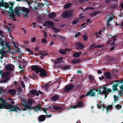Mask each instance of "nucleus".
I'll list each match as a JSON object with an SVG mask.
<instances>
[{
  "label": "nucleus",
  "mask_w": 123,
  "mask_h": 123,
  "mask_svg": "<svg viewBox=\"0 0 123 123\" xmlns=\"http://www.w3.org/2000/svg\"><path fill=\"white\" fill-rule=\"evenodd\" d=\"M88 78L91 81H93L94 79V77L92 75H89L88 76Z\"/></svg>",
  "instance_id": "nucleus-35"
},
{
  "label": "nucleus",
  "mask_w": 123,
  "mask_h": 123,
  "mask_svg": "<svg viewBox=\"0 0 123 123\" xmlns=\"http://www.w3.org/2000/svg\"><path fill=\"white\" fill-rule=\"evenodd\" d=\"M33 101L32 100H29L27 102V103H22V104L25 107V108H22V109L24 111H25L26 110V108L29 109H32L33 108V107H31V105L32 104Z\"/></svg>",
  "instance_id": "nucleus-4"
},
{
  "label": "nucleus",
  "mask_w": 123,
  "mask_h": 123,
  "mask_svg": "<svg viewBox=\"0 0 123 123\" xmlns=\"http://www.w3.org/2000/svg\"><path fill=\"white\" fill-rule=\"evenodd\" d=\"M53 108L54 109L57 110H60L62 109V107L56 105L53 106Z\"/></svg>",
  "instance_id": "nucleus-24"
},
{
  "label": "nucleus",
  "mask_w": 123,
  "mask_h": 123,
  "mask_svg": "<svg viewBox=\"0 0 123 123\" xmlns=\"http://www.w3.org/2000/svg\"><path fill=\"white\" fill-rule=\"evenodd\" d=\"M77 105L73 106L72 105L71 106L70 108L71 109H72L73 108L74 109H76V108H77Z\"/></svg>",
  "instance_id": "nucleus-46"
},
{
  "label": "nucleus",
  "mask_w": 123,
  "mask_h": 123,
  "mask_svg": "<svg viewBox=\"0 0 123 123\" xmlns=\"http://www.w3.org/2000/svg\"><path fill=\"white\" fill-rule=\"evenodd\" d=\"M116 36H114L113 38H112L113 39V42L115 41L116 40Z\"/></svg>",
  "instance_id": "nucleus-53"
},
{
  "label": "nucleus",
  "mask_w": 123,
  "mask_h": 123,
  "mask_svg": "<svg viewBox=\"0 0 123 123\" xmlns=\"http://www.w3.org/2000/svg\"><path fill=\"white\" fill-rule=\"evenodd\" d=\"M9 74L8 73L6 72L2 75V77L5 79H6L7 78Z\"/></svg>",
  "instance_id": "nucleus-20"
},
{
  "label": "nucleus",
  "mask_w": 123,
  "mask_h": 123,
  "mask_svg": "<svg viewBox=\"0 0 123 123\" xmlns=\"http://www.w3.org/2000/svg\"><path fill=\"white\" fill-rule=\"evenodd\" d=\"M109 16L110 17L109 18L107 23V26L109 25V22L114 17V16L111 14H110Z\"/></svg>",
  "instance_id": "nucleus-14"
},
{
  "label": "nucleus",
  "mask_w": 123,
  "mask_h": 123,
  "mask_svg": "<svg viewBox=\"0 0 123 123\" xmlns=\"http://www.w3.org/2000/svg\"><path fill=\"white\" fill-rule=\"evenodd\" d=\"M51 28L52 29L54 30L56 32H58L60 31V30L59 29H58L57 28H55L54 27H52Z\"/></svg>",
  "instance_id": "nucleus-32"
},
{
  "label": "nucleus",
  "mask_w": 123,
  "mask_h": 123,
  "mask_svg": "<svg viewBox=\"0 0 123 123\" xmlns=\"http://www.w3.org/2000/svg\"><path fill=\"white\" fill-rule=\"evenodd\" d=\"M84 95H82L81 96L79 97L80 98H84Z\"/></svg>",
  "instance_id": "nucleus-62"
},
{
  "label": "nucleus",
  "mask_w": 123,
  "mask_h": 123,
  "mask_svg": "<svg viewBox=\"0 0 123 123\" xmlns=\"http://www.w3.org/2000/svg\"><path fill=\"white\" fill-rule=\"evenodd\" d=\"M93 8H92V7H88L86 8V10H87V9H92Z\"/></svg>",
  "instance_id": "nucleus-60"
},
{
  "label": "nucleus",
  "mask_w": 123,
  "mask_h": 123,
  "mask_svg": "<svg viewBox=\"0 0 123 123\" xmlns=\"http://www.w3.org/2000/svg\"><path fill=\"white\" fill-rule=\"evenodd\" d=\"M105 77L107 79H109L111 78V74L108 72H106L105 73Z\"/></svg>",
  "instance_id": "nucleus-19"
},
{
  "label": "nucleus",
  "mask_w": 123,
  "mask_h": 123,
  "mask_svg": "<svg viewBox=\"0 0 123 123\" xmlns=\"http://www.w3.org/2000/svg\"><path fill=\"white\" fill-rule=\"evenodd\" d=\"M79 20L78 19H75L72 22V24L74 25L77 24Z\"/></svg>",
  "instance_id": "nucleus-34"
},
{
  "label": "nucleus",
  "mask_w": 123,
  "mask_h": 123,
  "mask_svg": "<svg viewBox=\"0 0 123 123\" xmlns=\"http://www.w3.org/2000/svg\"><path fill=\"white\" fill-rule=\"evenodd\" d=\"M42 43H47V41L46 39L45 38L42 39Z\"/></svg>",
  "instance_id": "nucleus-42"
},
{
  "label": "nucleus",
  "mask_w": 123,
  "mask_h": 123,
  "mask_svg": "<svg viewBox=\"0 0 123 123\" xmlns=\"http://www.w3.org/2000/svg\"><path fill=\"white\" fill-rule=\"evenodd\" d=\"M77 105L78 106L80 107H81L84 106L83 103L81 102H78Z\"/></svg>",
  "instance_id": "nucleus-31"
},
{
  "label": "nucleus",
  "mask_w": 123,
  "mask_h": 123,
  "mask_svg": "<svg viewBox=\"0 0 123 123\" xmlns=\"http://www.w3.org/2000/svg\"><path fill=\"white\" fill-rule=\"evenodd\" d=\"M74 87L73 85H70L66 86L65 88V91L66 92H68L72 89Z\"/></svg>",
  "instance_id": "nucleus-10"
},
{
  "label": "nucleus",
  "mask_w": 123,
  "mask_h": 123,
  "mask_svg": "<svg viewBox=\"0 0 123 123\" xmlns=\"http://www.w3.org/2000/svg\"><path fill=\"white\" fill-rule=\"evenodd\" d=\"M72 15V13L70 11H67L64 12L62 14V16L64 17H67Z\"/></svg>",
  "instance_id": "nucleus-8"
},
{
  "label": "nucleus",
  "mask_w": 123,
  "mask_h": 123,
  "mask_svg": "<svg viewBox=\"0 0 123 123\" xmlns=\"http://www.w3.org/2000/svg\"><path fill=\"white\" fill-rule=\"evenodd\" d=\"M77 48L79 49H81L84 47L82 44L80 43L77 44Z\"/></svg>",
  "instance_id": "nucleus-21"
},
{
  "label": "nucleus",
  "mask_w": 123,
  "mask_h": 123,
  "mask_svg": "<svg viewBox=\"0 0 123 123\" xmlns=\"http://www.w3.org/2000/svg\"><path fill=\"white\" fill-rule=\"evenodd\" d=\"M31 41L33 42H35V38L34 37H33V38L31 39Z\"/></svg>",
  "instance_id": "nucleus-52"
},
{
  "label": "nucleus",
  "mask_w": 123,
  "mask_h": 123,
  "mask_svg": "<svg viewBox=\"0 0 123 123\" xmlns=\"http://www.w3.org/2000/svg\"><path fill=\"white\" fill-rule=\"evenodd\" d=\"M41 68H40L37 65L33 66L31 67V69L35 71L36 73H38L39 72V71Z\"/></svg>",
  "instance_id": "nucleus-11"
},
{
  "label": "nucleus",
  "mask_w": 123,
  "mask_h": 123,
  "mask_svg": "<svg viewBox=\"0 0 123 123\" xmlns=\"http://www.w3.org/2000/svg\"><path fill=\"white\" fill-rule=\"evenodd\" d=\"M103 31H102V30H101L100 31H99L98 32V33L96 32V35L97 36V34H101L102 33H103Z\"/></svg>",
  "instance_id": "nucleus-44"
},
{
  "label": "nucleus",
  "mask_w": 123,
  "mask_h": 123,
  "mask_svg": "<svg viewBox=\"0 0 123 123\" xmlns=\"http://www.w3.org/2000/svg\"><path fill=\"white\" fill-rule=\"evenodd\" d=\"M39 122L43 121L45 119V116L43 115L40 116L39 118Z\"/></svg>",
  "instance_id": "nucleus-16"
},
{
  "label": "nucleus",
  "mask_w": 123,
  "mask_h": 123,
  "mask_svg": "<svg viewBox=\"0 0 123 123\" xmlns=\"http://www.w3.org/2000/svg\"><path fill=\"white\" fill-rule=\"evenodd\" d=\"M3 72V71L2 70H0V76L1 74Z\"/></svg>",
  "instance_id": "nucleus-63"
},
{
  "label": "nucleus",
  "mask_w": 123,
  "mask_h": 123,
  "mask_svg": "<svg viewBox=\"0 0 123 123\" xmlns=\"http://www.w3.org/2000/svg\"><path fill=\"white\" fill-rule=\"evenodd\" d=\"M5 46L9 50H10V46L7 43L5 42Z\"/></svg>",
  "instance_id": "nucleus-41"
},
{
  "label": "nucleus",
  "mask_w": 123,
  "mask_h": 123,
  "mask_svg": "<svg viewBox=\"0 0 123 123\" xmlns=\"http://www.w3.org/2000/svg\"><path fill=\"white\" fill-rule=\"evenodd\" d=\"M107 91H108L109 92H111V90L110 88H109L107 89Z\"/></svg>",
  "instance_id": "nucleus-55"
},
{
  "label": "nucleus",
  "mask_w": 123,
  "mask_h": 123,
  "mask_svg": "<svg viewBox=\"0 0 123 123\" xmlns=\"http://www.w3.org/2000/svg\"><path fill=\"white\" fill-rule=\"evenodd\" d=\"M63 58L62 57L58 58L55 60V62L57 63H64V62L63 60Z\"/></svg>",
  "instance_id": "nucleus-13"
},
{
  "label": "nucleus",
  "mask_w": 123,
  "mask_h": 123,
  "mask_svg": "<svg viewBox=\"0 0 123 123\" xmlns=\"http://www.w3.org/2000/svg\"><path fill=\"white\" fill-rule=\"evenodd\" d=\"M35 49L36 50H39V47H37L35 48Z\"/></svg>",
  "instance_id": "nucleus-56"
},
{
  "label": "nucleus",
  "mask_w": 123,
  "mask_h": 123,
  "mask_svg": "<svg viewBox=\"0 0 123 123\" xmlns=\"http://www.w3.org/2000/svg\"><path fill=\"white\" fill-rule=\"evenodd\" d=\"M80 61V59H74L71 61V63L73 64L77 63Z\"/></svg>",
  "instance_id": "nucleus-17"
},
{
  "label": "nucleus",
  "mask_w": 123,
  "mask_h": 123,
  "mask_svg": "<svg viewBox=\"0 0 123 123\" xmlns=\"http://www.w3.org/2000/svg\"><path fill=\"white\" fill-rule=\"evenodd\" d=\"M71 4L69 3L66 4L64 6V8H68L71 6Z\"/></svg>",
  "instance_id": "nucleus-28"
},
{
  "label": "nucleus",
  "mask_w": 123,
  "mask_h": 123,
  "mask_svg": "<svg viewBox=\"0 0 123 123\" xmlns=\"http://www.w3.org/2000/svg\"><path fill=\"white\" fill-rule=\"evenodd\" d=\"M121 8L123 9V3L121 4Z\"/></svg>",
  "instance_id": "nucleus-64"
},
{
  "label": "nucleus",
  "mask_w": 123,
  "mask_h": 123,
  "mask_svg": "<svg viewBox=\"0 0 123 123\" xmlns=\"http://www.w3.org/2000/svg\"><path fill=\"white\" fill-rule=\"evenodd\" d=\"M21 84L22 85V86L23 87H25V85H24V82L22 81L21 82Z\"/></svg>",
  "instance_id": "nucleus-49"
},
{
  "label": "nucleus",
  "mask_w": 123,
  "mask_h": 123,
  "mask_svg": "<svg viewBox=\"0 0 123 123\" xmlns=\"http://www.w3.org/2000/svg\"><path fill=\"white\" fill-rule=\"evenodd\" d=\"M5 43V41L4 40L2 41L1 42H0V46H3L5 44L4 43Z\"/></svg>",
  "instance_id": "nucleus-40"
},
{
  "label": "nucleus",
  "mask_w": 123,
  "mask_h": 123,
  "mask_svg": "<svg viewBox=\"0 0 123 123\" xmlns=\"http://www.w3.org/2000/svg\"><path fill=\"white\" fill-rule=\"evenodd\" d=\"M56 16V14L55 13L50 14L49 15V17L50 18H54Z\"/></svg>",
  "instance_id": "nucleus-29"
},
{
  "label": "nucleus",
  "mask_w": 123,
  "mask_h": 123,
  "mask_svg": "<svg viewBox=\"0 0 123 123\" xmlns=\"http://www.w3.org/2000/svg\"><path fill=\"white\" fill-rule=\"evenodd\" d=\"M94 90H95V89L90 90L86 93V96L89 95L92 97L95 96H96V93L94 91Z\"/></svg>",
  "instance_id": "nucleus-7"
},
{
  "label": "nucleus",
  "mask_w": 123,
  "mask_h": 123,
  "mask_svg": "<svg viewBox=\"0 0 123 123\" xmlns=\"http://www.w3.org/2000/svg\"><path fill=\"white\" fill-rule=\"evenodd\" d=\"M81 35L80 32H78L74 36L75 37H79V36Z\"/></svg>",
  "instance_id": "nucleus-39"
},
{
  "label": "nucleus",
  "mask_w": 123,
  "mask_h": 123,
  "mask_svg": "<svg viewBox=\"0 0 123 123\" xmlns=\"http://www.w3.org/2000/svg\"><path fill=\"white\" fill-rule=\"evenodd\" d=\"M47 24L48 25L50 26L51 28L52 27H53L54 25V23L50 21H48L47 22Z\"/></svg>",
  "instance_id": "nucleus-25"
},
{
  "label": "nucleus",
  "mask_w": 123,
  "mask_h": 123,
  "mask_svg": "<svg viewBox=\"0 0 123 123\" xmlns=\"http://www.w3.org/2000/svg\"><path fill=\"white\" fill-rule=\"evenodd\" d=\"M118 86H119L120 89L122 90H123V85L122 84L121 82H119L113 85V90L114 91L117 90V88Z\"/></svg>",
  "instance_id": "nucleus-6"
},
{
  "label": "nucleus",
  "mask_w": 123,
  "mask_h": 123,
  "mask_svg": "<svg viewBox=\"0 0 123 123\" xmlns=\"http://www.w3.org/2000/svg\"><path fill=\"white\" fill-rule=\"evenodd\" d=\"M83 38L84 40L86 41L88 39V37L86 35H84L83 36Z\"/></svg>",
  "instance_id": "nucleus-38"
},
{
  "label": "nucleus",
  "mask_w": 123,
  "mask_h": 123,
  "mask_svg": "<svg viewBox=\"0 0 123 123\" xmlns=\"http://www.w3.org/2000/svg\"><path fill=\"white\" fill-rule=\"evenodd\" d=\"M18 67L20 69H23V67L21 66L20 65H19Z\"/></svg>",
  "instance_id": "nucleus-59"
},
{
  "label": "nucleus",
  "mask_w": 123,
  "mask_h": 123,
  "mask_svg": "<svg viewBox=\"0 0 123 123\" xmlns=\"http://www.w3.org/2000/svg\"><path fill=\"white\" fill-rule=\"evenodd\" d=\"M14 4V3L12 2L10 3V2H5L4 3L0 2V7H4L6 8H9V11H6L8 13V17L10 19L13 18L15 16L13 8Z\"/></svg>",
  "instance_id": "nucleus-1"
},
{
  "label": "nucleus",
  "mask_w": 123,
  "mask_h": 123,
  "mask_svg": "<svg viewBox=\"0 0 123 123\" xmlns=\"http://www.w3.org/2000/svg\"><path fill=\"white\" fill-rule=\"evenodd\" d=\"M64 69H68L69 67L68 66H65L63 67Z\"/></svg>",
  "instance_id": "nucleus-50"
},
{
  "label": "nucleus",
  "mask_w": 123,
  "mask_h": 123,
  "mask_svg": "<svg viewBox=\"0 0 123 123\" xmlns=\"http://www.w3.org/2000/svg\"><path fill=\"white\" fill-rule=\"evenodd\" d=\"M58 96L56 95L54 96L52 98H51V99L52 100H54L58 99Z\"/></svg>",
  "instance_id": "nucleus-26"
},
{
  "label": "nucleus",
  "mask_w": 123,
  "mask_h": 123,
  "mask_svg": "<svg viewBox=\"0 0 123 123\" xmlns=\"http://www.w3.org/2000/svg\"><path fill=\"white\" fill-rule=\"evenodd\" d=\"M91 46L92 47V48L93 47H98V48H100L101 47V45H98L95 46L94 44H92L91 45Z\"/></svg>",
  "instance_id": "nucleus-36"
},
{
  "label": "nucleus",
  "mask_w": 123,
  "mask_h": 123,
  "mask_svg": "<svg viewBox=\"0 0 123 123\" xmlns=\"http://www.w3.org/2000/svg\"><path fill=\"white\" fill-rule=\"evenodd\" d=\"M102 72L101 71L99 70L98 71V74H100L102 73Z\"/></svg>",
  "instance_id": "nucleus-58"
},
{
  "label": "nucleus",
  "mask_w": 123,
  "mask_h": 123,
  "mask_svg": "<svg viewBox=\"0 0 123 123\" xmlns=\"http://www.w3.org/2000/svg\"><path fill=\"white\" fill-rule=\"evenodd\" d=\"M6 69L7 70L9 71H11L13 70V69L12 66L10 65H8L6 67Z\"/></svg>",
  "instance_id": "nucleus-22"
},
{
  "label": "nucleus",
  "mask_w": 123,
  "mask_h": 123,
  "mask_svg": "<svg viewBox=\"0 0 123 123\" xmlns=\"http://www.w3.org/2000/svg\"><path fill=\"white\" fill-rule=\"evenodd\" d=\"M33 108H34V111H36L37 112H38L37 111H38L39 110H40L41 111V110L40 109H41V108H40V106H37L35 108L33 107Z\"/></svg>",
  "instance_id": "nucleus-27"
},
{
  "label": "nucleus",
  "mask_w": 123,
  "mask_h": 123,
  "mask_svg": "<svg viewBox=\"0 0 123 123\" xmlns=\"http://www.w3.org/2000/svg\"><path fill=\"white\" fill-rule=\"evenodd\" d=\"M12 106L11 104H7L4 101L2 102V103L0 104V109L4 108L12 110Z\"/></svg>",
  "instance_id": "nucleus-5"
},
{
  "label": "nucleus",
  "mask_w": 123,
  "mask_h": 123,
  "mask_svg": "<svg viewBox=\"0 0 123 123\" xmlns=\"http://www.w3.org/2000/svg\"><path fill=\"white\" fill-rule=\"evenodd\" d=\"M42 110L43 111L46 113L47 114V112H46V111H47L48 109L47 108H42Z\"/></svg>",
  "instance_id": "nucleus-45"
},
{
  "label": "nucleus",
  "mask_w": 123,
  "mask_h": 123,
  "mask_svg": "<svg viewBox=\"0 0 123 123\" xmlns=\"http://www.w3.org/2000/svg\"><path fill=\"white\" fill-rule=\"evenodd\" d=\"M39 72L40 73V76L42 77L45 76L46 74V71L43 68H40L39 71Z\"/></svg>",
  "instance_id": "nucleus-9"
},
{
  "label": "nucleus",
  "mask_w": 123,
  "mask_h": 123,
  "mask_svg": "<svg viewBox=\"0 0 123 123\" xmlns=\"http://www.w3.org/2000/svg\"><path fill=\"white\" fill-rule=\"evenodd\" d=\"M16 91L14 89H11L8 91V92L12 96L15 95L16 93Z\"/></svg>",
  "instance_id": "nucleus-15"
},
{
  "label": "nucleus",
  "mask_w": 123,
  "mask_h": 123,
  "mask_svg": "<svg viewBox=\"0 0 123 123\" xmlns=\"http://www.w3.org/2000/svg\"><path fill=\"white\" fill-rule=\"evenodd\" d=\"M99 79L100 80H102L104 79V77L103 76H102L101 77H99Z\"/></svg>",
  "instance_id": "nucleus-51"
},
{
  "label": "nucleus",
  "mask_w": 123,
  "mask_h": 123,
  "mask_svg": "<svg viewBox=\"0 0 123 123\" xmlns=\"http://www.w3.org/2000/svg\"><path fill=\"white\" fill-rule=\"evenodd\" d=\"M81 54L80 52H75L73 55V56L74 57H79Z\"/></svg>",
  "instance_id": "nucleus-18"
},
{
  "label": "nucleus",
  "mask_w": 123,
  "mask_h": 123,
  "mask_svg": "<svg viewBox=\"0 0 123 123\" xmlns=\"http://www.w3.org/2000/svg\"><path fill=\"white\" fill-rule=\"evenodd\" d=\"M106 90V88L105 86H101L98 89H95V91L98 92V93L101 94V95L102 94H104L105 98L107 97V96L106 95V94L107 93Z\"/></svg>",
  "instance_id": "nucleus-3"
},
{
  "label": "nucleus",
  "mask_w": 123,
  "mask_h": 123,
  "mask_svg": "<svg viewBox=\"0 0 123 123\" xmlns=\"http://www.w3.org/2000/svg\"><path fill=\"white\" fill-rule=\"evenodd\" d=\"M43 36H44L46 38L47 37V34L46 33L45 34H44L43 35Z\"/></svg>",
  "instance_id": "nucleus-61"
},
{
  "label": "nucleus",
  "mask_w": 123,
  "mask_h": 123,
  "mask_svg": "<svg viewBox=\"0 0 123 123\" xmlns=\"http://www.w3.org/2000/svg\"><path fill=\"white\" fill-rule=\"evenodd\" d=\"M70 50L68 49H66L65 50L61 49L59 51V52L60 54H66V52H67L68 51Z\"/></svg>",
  "instance_id": "nucleus-12"
},
{
  "label": "nucleus",
  "mask_w": 123,
  "mask_h": 123,
  "mask_svg": "<svg viewBox=\"0 0 123 123\" xmlns=\"http://www.w3.org/2000/svg\"><path fill=\"white\" fill-rule=\"evenodd\" d=\"M83 14L82 13H80L79 15V17L80 19H82L84 17V16H83Z\"/></svg>",
  "instance_id": "nucleus-47"
},
{
  "label": "nucleus",
  "mask_w": 123,
  "mask_h": 123,
  "mask_svg": "<svg viewBox=\"0 0 123 123\" xmlns=\"http://www.w3.org/2000/svg\"><path fill=\"white\" fill-rule=\"evenodd\" d=\"M6 53V51L5 50L3 49H0V54L2 56H5V53Z\"/></svg>",
  "instance_id": "nucleus-23"
},
{
  "label": "nucleus",
  "mask_w": 123,
  "mask_h": 123,
  "mask_svg": "<svg viewBox=\"0 0 123 123\" xmlns=\"http://www.w3.org/2000/svg\"><path fill=\"white\" fill-rule=\"evenodd\" d=\"M115 106L116 107V108L117 109L119 108V107H120V105H116Z\"/></svg>",
  "instance_id": "nucleus-54"
},
{
  "label": "nucleus",
  "mask_w": 123,
  "mask_h": 123,
  "mask_svg": "<svg viewBox=\"0 0 123 123\" xmlns=\"http://www.w3.org/2000/svg\"><path fill=\"white\" fill-rule=\"evenodd\" d=\"M10 100H11V102L12 104H14V102L13 100H12L11 99H10Z\"/></svg>",
  "instance_id": "nucleus-57"
},
{
  "label": "nucleus",
  "mask_w": 123,
  "mask_h": 123,
  "mask_svg": "<svg viewBox=\"0 0 123 123\" xmlns=\"http://www.w3.org/2000/svg\"><path fill=\"white\" fill-rule=\"evenodd\" d=\"M15 10V12L17 15H23L24 16H26L29 11V9L24 7H17Z\"/></svg>",
  "instance_id": "nucleus-2"
},
{
  "label": "nucleus",
  "mask_w": 123,
  "mask_h": 123,
  "mask_svg": "<svg viewBox=\"0 0 123 123\" xmlns=\"http://www.w3.org/2000/svg\"><path fill=\"white\" fill-rule=\"evenodd\" d=\"M26 50L27 51L29 52L30 53L32 54L33 55V52L31 50H30L29 49L27 48L26 49Z\"/></svg>",
  "instance_id": "nucleus-43"
},
{
  "label": "nucleus",
  "mask_w": 123,
  "mask_h": 123,
  "mask_svg": "<svg viewBox=\"0 0 123 123\" xmlns=\"http://www.w3.org/2000/svg\"><path fill=\"white\" fill-rule=\"evenodd\" d=\"M5 33L2 31L0 30V36L3 37H5Z\"/></svg>",
  "instance_id": "nucleus-33"
},
{
  "label": "nucleus",
  "mask_w": 123,
  "mask_h": 123,
  "mask_svg": "<svg viewBox=\"0 0 123 123\" xmlns=\"http://www.w3.org/2000/svg\"><path fill=\"white\" fill-rule=\"evenodd\" d=\"M109 110H111L112 108V105H110L107 107Z\"/></svg>",
  "instance_id": "nucleus-48"
},
{
  "label": "nucleus",
  "mask_w": 123,
  "mask_h": 123,
  "mask_svg": "<svg viewBox=\"0 0 123 123\" xmlns=\"http://www.w3.org/2000/svg\"><path fill=\"white\" fill-rule=\"evenodd\" d=\"M114 101L115 102L117 101L118 100V97L115 95L114 96Z\"/></svg>",
  "instance_id": "nucleus-37"
},
{
  "label": "nucleus",
  "mask_w": 123,
  "mask_h": 123,
  "mask_svg": "<svg viewBox=\"0 0 123 123\" xmlns=\"http://www.w3.org/2000/svg\"><path fill=\"white\" fill-rule=\"evenodd\" d=\"M37 92V90H32L30 91L31 93L33 95L36 94Z\"/></svg>",
  "instance_id": "nucleus-30"
}]
</instances>
